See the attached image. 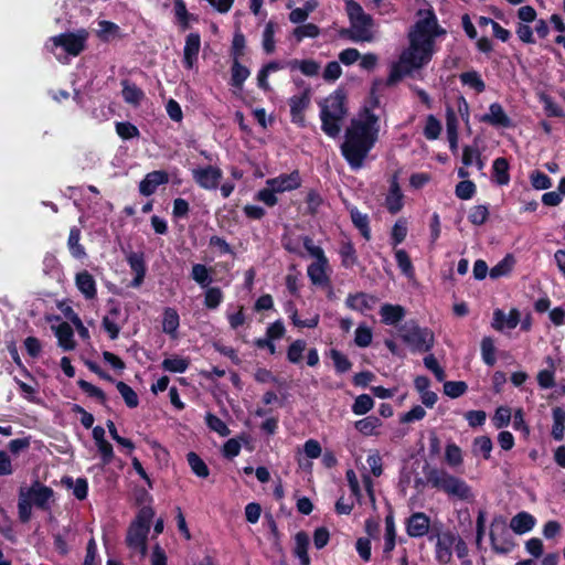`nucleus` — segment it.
Instances as JSON below:
<instances>
[{"instance_id":"obj_1","label":"nucleus","mask_w":565,"mask_h":565,"mask_svg":"<svg viewBox=\"0 0 565 565\" xmlns=\"http://www.w3.org/2000/svg\"><path fill=\"white\" fill-rule=\"evenodd\" d=\"M444 33L445 30L438 26L434 12L427 11L409 32V46L402 52L398 61L392 64L387 85H395L403 77L426 65L433 57L435 39Z\"/></svg>"},{"instance_id":"obj_2","label":"nucleus","mask_w":565,"mask_h":565,"mask_svg":"<svg viewBox=\"0 0 565 565\" xmlns=\"http://www.w3.org/2000/svg\"><path fill=\"white\" fill-rule=\"evenodd\" d=\"M379 131V117L367 108L351 120L341 145V153L352 170L363 167L377 141Z\"/></svg>"},{"instance_id":"obj_3","label":"nucleus","mask_w":565,"mask_h":565,"mask_svg":"<svg viewBox=\"0 0 565 565\" xmlns=\"http://www.w3.org/2000/svg\"><path fill=\"white\" fill-rule=\"evenodd\" d=\"M154 516V511L151 507H142L135 521L130 524L126 544L130 550L131 555L143 558L147 554V539L150 531V523Z\"/></svg>"},{"instance_id":"obj_4","label":"nucleus","mask_w":565,"mask_h":565,"mask_svg":"<svg viewBox=\"0 0 565 565\" xmlns=\"http://www.w3.org/2000/svg\"><path fill=\"white\" fill-rule=\"evenodd\" d=\"M321 129L326 135L335 138L341 131V121L347 115L345 96L337 90L328 96L321 104Z\"/></svg>"},{"instance_id":"obj_5","label":"nucleus","mask_w":565,"mask_h":565,"mask_svg":"<svg viewBox=\"0 0 565 565\" xmlns=\"http://www.w3.org/2000/svg\"><path fill=\"white\" fill-rule=\"evenodd\" d=\"M425 476L427 482L435 489L455 497L460 500H468L471 497V489L467 482L456 476L450 475L443 468L426 467Z\"/></svg>"},{"instance_id":"obj_6","label":"nucleus","mask_w":565,"mask_h":565,"mask_svg":"<svg viewBox=\"0 0 565 565\" xmlns=\"http://www.w3.org/2000/svg\"><path fill=\"white\" fill-rule=\"evenodd\" d=\"M345 4L350 19L349 39L353 42H372L375 38L372 17L354 0H348Z\"/></svg>"},{"instance_id":"obj_7","label":"nucleus","mask_w":565,"mask_h":565,"mask_svg":"<svg viewBox=\"0 0 565 565\" xmlns=\"http://www.w3.org/2000/svg\"><path fill=\"white\" fill-rule=\"evenodd\" d=\"M402 340L416 352H428L435 343L434 332L428 328H422L414 320L405 322L398 328Z\"/></svg>"},{"instance_id":"obj_8","label":"nucleus","mask_w":565,"mask_h":565,"mask_svg":"<svg viewBox=\"0 0 565 565\" xmlns=\"http://www.w3.org/2000/svg\"><path fill=\"white\" fill-rule=\"evenodd\" d=\"M88 33L85 30H79L76 33H63L51 38L54 46L63 47L68 54L77 56L85 49V43Z\"/></svg>"},{"instance_id":"obj_9","label":"nucleus","mask_w":565,"mask_h":565,"mask_svg":"<svg viewBox=\"0 0 565 565\" xmlns=\"http://www.w3.org/2000/svg\"><path fill=\"white\" fill-rule=\"evenodd\" d=\"M192 178L204 190H216L223 179V171L216 166H205L192 169Z\"/></svg>"},{"instance_id":"obj_10","label":"nucleus","mask_w":565,"mask_h":565,"mask_svg":"<svg viewBox=\"0 0 565 565\" xmlns=\"http://www.w3.org/2000/svg\"><path fill=\"white\" fill-rule=\"evenodd\" d=\"M20 491L28 497L32 504L41 510L50 509V501L53 499L54 492L50 487L34 481L29 488H21Z\"/></svg>"},{"instance_id":"obj_11","label":"nucleus","mask_w":565,"mask_h":565,"mask_svg":"<svg viewBox=\"0 0 565 565\" xmlns=\"http://www.w3.org/2000/svg\"><path fill=\"white\" fill-rule=\"evenodd\" d=\"M457 534L451 531L436 535L435 557L440 564H449L452 559V550L456 545Z\"/></svg>"},{"instance_id":"obj_12","label":"nucleus","mask_w":565,"mask_h":565,"mask_svg":"<svg viewBox=\"0 0 565 565\" xmlns=\"http://www.w3.org/2000/svg\"><path fill=\"white\" fill-rule=\"evenodd\" d=\"M310 105V89L306 88L300 95H295L289 99L291 121L305 126V110Z\"/></svg>"},{"instance_id":"obj_13","label":"nucleus","mask_w":565,"mask_h":565,"mask_svg":"<svg viewBox=\"0 0 565 565\" xmlns=\"http://www.w3.org/2000/svg\"><path fill=\"white\" fill-rule=\"evenodd\" d=\"M330 266L329 260L322 259L313 262L308 266L307 274L312 285L320 287L330 286Z\"/></svg>"},{"instance_id":"obj_14","label":"nucleus","mask_w":565,"mask_h":565,"mask_svg":"<svg viewBox=\"0 0 565 565\" xmlns=\"http://www.w3.org/2000/svg\"><path fill=\"white\" fill-rule=\"evenodd\" d=\"M201 49V38L199 33H190L185 38L183 49V65L188 70H192L198 61Z\"/></svg>"},{"instance_id":"obj_15","label":"nucleus","mask_w":565,"mask_h":565,"mask_svg":"<svg viewBox=\"0 0 565 565\" xmlns=\"http://www.w3.org/2000/svg\"><path fill=\"white\" fill-rule=\"evenodd\" d=\"M266 184L277 192L291 191L301 185V178L298 171H292L289 174H280L277 178L268 179Z\"/></svg>"},{"instance_id":"obj_16","label":"nucleus","mask_w":565,"mask_h":565,"mask_svg":"<svg viewBox=\"0 0 565 565\" xmlns=\"http://www.w3.org/2000/svg\"><path fill=\"white\" fill-rule=\"evenodd\" d=\"M430 520L423 512L413 513L406 523V532L411 537H422L429 531Z\"/></svg>"},{"instance_id":"obj_17","label":"nucleus","mask_w":565,"mask_h":565,"mask_svg":"<svg viewBox=\"0 0 565 565\" xmlns=\"http://www.w3.org/2000/svg\"><path fill=\"white\" fill-rule=\"evenodd\" d=\"M168 181L169 175L164 171L149 172L139 183V191L142 195L149 196L156 192L159 185L166 184Z\"/></svg>"},{"instance_id":"obj_18","label":"nucleus","mask_w":565,"mask_h":565,"mask_svg":"<svg viewBox=\"0 0 565 565\" xmlns=\"http://www.w3.org/2000/svg\"><path fill=\"white\" fill-rule=\"evenodd\" d=\"M480 121L502 128H508L512 125L510 117L505 114L503 107L499 103L491 104L489 106V113L482 115Z\"/></svg>"},{"instance_id":"obj_19","label":"nucleus","mask_w":565,"mask_h":565,"mask_svg":"<svg viewBox=\"0 0 565 565\" xmlns=\"http://www.w3.org/2000/svg\"><path fill=\"white\" fill-rule=\"evenodd\" d=\"M498 527H500L503 533H507L504 522H502V521L498 522L497 520H494L491 524V531H490L491 546H492L493 551L498 554H508L513 550L514 543L512 542V540L507 539V537L499 539L497 536Z\"/></svg>"},{"instance_id":"obj_20","label":"nucleus","mask_w":565,"mask_h":565,"mask_svg":"<svg viewBox=\"0 0 565 565\" xmlns=\"http://www.w3.org/2000/svg\"><path fill=\"white\" fill-rule=\"evenodd\" d=\"M519 322L520 312L515 308L511 309L508 316H505V313L500 309H497L493 312L492 327L498 331H502L504 328L514 329Z\"/></svg>"},{"instance_id":"obj_21","label":"nucleus","mask_w":565,"mask_h":565,"mask_svg":"<svg viewBox=\"0 0 565 565\" xmlns=\"http://www.w3.org/2000/svg\"><path fill=\"white\" fill-rule=\"evenodd\" d=\"M52 330L54 331L58 345L64 351H72L76 347V342L74 340V332L72 327L67 322H62L56 327H52Z\"/></svg>"},{"instance_id":"obj_22","label":"nucleus","mask_w":565,"mask_h":565,"mask_svg":"<svg viewBox=\"0 0 565 565\" xmlns=\"http://www.w3.org/2000/svg\"><path fill=\"white\" fill-rule=\"evenodd\" d=\"M127 262L131 270L136 274V277L130 282V286L138 288L142 284L146 275L143 254L132 252L127 256Z\"/></svg>"},{"instance_id":"obj_23","label":"nucleus","mask_w":565,"mask_h":565,"mask_svg":"<svg viewBox=\"0 0 565 565\" xmlns=\"http://www.w3.org/2000/svg\"><path fill=\"white\" fill-rule=\"evenodd\" d=\"M385 205L392 214H396L403 207V194L396 177H393L391 181L390 191L385 199Z\"/></svg>"},{"instance_id":"obj_24","label":"nucleus","mask_w":565,"mask_h":565,"mask_svg":"<svg viewBox=\"0 0 565 565\" xmlns=\"http://www.w3.org/2000/svg\"><path fill=\"white\" fill-rule=\"evenodd\" d=\"M377 299L374 296L364 292H358L355 295H349L345 303L352 310L364 312L372 309Z\"/></svg>"},{"instance_id":"obj_25","label":"nucleus","mask_w":565,"mask_h":565,"mask_svg":"<svg viewBox=\"0 0 565 565\" xmlns=\"http://www.w3.org/2000/svg\"><path fill=\"white\" fill-rule=\"evenodd\" d=\"M382 322L387 326H395L405 317V309L399 305L384 303L380 309Z\"/></svg>"},{"instance_id":"obj_26","label":"nucleus","mask_w":565,"mask_h":565,"mask_svg":"<svg viewBox=\"0 0 565 565\" xmlns=\"http://www.w3.org/2000/svg\"><path fill=\"white\" fill-rule=\"evenodd\" d=\"M76 287L87 299L96 297V282L94 277L87 271L83 270L76 275Z\"/></svg>"},{"instance_id":"obj_27","label":"nucleus","mask_w":565,"mask_h":565,"mask_svg":"<svg viewBox=\"0 0 565 565\" xmlns=\"http://www.w3.org/2000/svg\"><path fill=\"white\" fill-rule=\"evenodd\" d=\"M535 525V519L527 512H520L510 521L511 530L516 534L530 532Z\"/></svg>"},{"instance_id":"obj_28","label":"nucleus","mask_w":565,"mask_h":565,"mask_svg":"<svg viewBox=\"0 0 565 565\" xmlns=\"http://www.w3.org/2000/svg\"><path fill=\"white\" fill-rule=\"evenodd\" d=\"M309 536L306 532H298L295 535L294 554L299 558L301 565H310V557L308 555Z\"/></svg>"},{"instance_id":"obj_29","label":"nucleus","mask_w":565,"mask_h":565,"mask_svg":"<svg viewBox=\"0 0 565 565\" xmlns=\"http://www.w3.org/2000/svg\"><path fill=\"white\" fill-rule=\"evenodd\" d=\"M382 426V420L376 416H367L363 419L355 422V429L363 436L379 435V428Z\"/></svg>"},{"instance_id":"obj_30","label":"nucleus","mask_w":565,"mask_h":565,"mask_svg":"<svg viewBox=\"0 0 565 565\" xmlns=\"http://www.w3.org/2000/svg\"><path fill=\"white\" fill-rule=\"evenodd\" d=\"M287 66L295 71L299 70L306 76H316L320 72V64L315 60H291Z\"/></svg>"},{"instance_id":"obj_31","label":"nucleus","mask_w":565,"mask_h":565,"mask_svg":"<svg viewBox=\"0 0 565 565\" xmlns=\"http://www.w3.org/2000/svg\"><path fill=\"white\" fill-rule=\"evenodd\" d=\"M122 97L126 103L137 106L145 97L143 92L135 84L122 81Z\"/></svg>"},{"instance_id":"obj_32","label":"nucleus","mask_w":565,"mask_h":565,"mask_svg":"<svg viewBox=\"0 0 565 565\" xmlns=\"http://www.w3.org/2000/svg\"><path fill=\"white\" fill-rule=\"evenodd\" d=\"M552 436L555 440H562L565 434V411L561 407L553 408Z\"/></svg>"},{"instance_id":"obj_33","label":"nucleus","mask_w":565,"mask_h":565,"mask_svg":"<svg viewBox=\"0 0 565 565\" xmlns=\"http://www.w3.org/2000/svg\"><path fill=\"white\" fill-rule=\"evenodd\" d=\"M179 315L172 308H167L163 312L162 330L164 333L175 337L179 328Z\"/></svg>"},{"instance_id":"obj_34","label":"nucleus","mask_w":565,"mask_h":565,"mask_svg":"<svg viewBox=\"0 0 565 565\" xmlns=\"http://www.w3.org/2000/svg\"><path fill=\"white\" fill-rule=\"evenodd\" d=\"M232 77H231V85L237 88H241L243 86V83L247 79L249 76V70L242 65L238 60H233V65L231 68Z\"/></svg>"},{"instance_id":"obj_35","label":"nucleus","mask_w":565,"mask_h":565,"mask_svg":"<svg viewBox=\"0 0 565 565\" xmlns=\"http://www.w3.org/2000/svg\"><path fill=\"white\" fill-rule=\"evenodd\" d=\"M445 461L451 468L460 467L463 462L461 448L454 443L448 444L445 449Z\"/></svg>"},{"instance_id":"obj_36","label":"nucleus","mask_w":565,"mask_h":565,"mask_svg":"<svg viewBox=\"0 0 565 565\" xmlns=\"http://www.w3.org/2000/svg\"><path fill=\"white\" fill-rule=\"evenodd\" d=\"M459 78L463 85L473 88L477 93H482L486 89V84L483 79L476 71L461 73Z\"/></svg>"},{"instance_id":"obj_37","label":"nucleus","mask_w":565,"mask_h":565,"mask_svg":"<svg viewBox=\"0 0 565 565\" xmlns=\"http://www.w3.org/2000/svg\"><path fill=\"white\" fill-rule=\"evenodd\" d=\"M81 239V231L77 227H72L68 235L67 245L70 252L75 258H83L86 253L84 247L79 244Z\"/></svg>"},{"instance_id":"obj_38","label":"nucleus","mask_w":565,"mask_h":565,"mask_svg":"<svg viewBox=\"0 0 565 565\" xmlns=\"http://www.w3.org/2000/svg\"><path fill=\"white\" fill-rule=\"evenodd\" d=\"M319 34L320 29L313 23L300 24L292 31V36L297 42H301L306 38L315 39Z\"/></svg>"},{"instance_id":"obj_39","label":"nucleus","mask_w":565,"mask_h":565,"mask_svg":"<svg viewBox=\"0 0 565 565\" xmlns=\"http://www.w3.org/2000/svg\"><path fill=\"white\" fill-rule=\"evenodd\" d=\"M509 163L504 158H497L493 162V174L497 182L501 185L508 184L510 181L509 177Z\"/></svg>"},{"instance_id":"obj_40","label":"nucleus","mask_w":565,"mask_h":565,"mask_svg":"<svg viewBox=\"0 0 565 565\" xmlns=\"http://www.w3.org/2000/svg\"><path fill=\"white\" fill-rule=\"evenodd\" d=\"M481 355L483 362L493 366L495 364V347L494 341L490 337H484L481 341Z\"/></svg>"},{"instance_id":"obj_41","label":"nucleus","mask_w":565,"mask_h":565,"mask_svg":"<svg viewBox=\"0 0 565 565\" xmlns=\"http://www.w3.org/2000/svg\"><path fill=\"white\" fill-rule=\"evenodd\" d=\"M351 218L353 224L360 230L365 239H370L371 231L369 226V217L366 214L361 213L359 210H351Z\"/></svg>"},{"instance_id":"obj_42","label":"nucleus","mask_w":565,"mask_h":565,"mask_svg":"<svg viewBox=\"0 0 565 565\" xmlns=\"http://www.w3.org/2000/svg\"><path fill=\"white\" fill-rule=\"evenodd\" d=\"M546 362L550 364V370H542L537 374V383L542 388H552L555 386V376H554V361L551 356L546 359Z\"/></svg>"},{"instance_id":"obj_43","label":"nucleus","mask_w":565,"mask_h":565,"mask_svg":"<svg viewBox=\"0 0 565 565\" xmlns=\"http://www.w3.org/2000/svg\"><path fill=\"white\" fill-rule=\"evenodd\" d=\"M116 387L128 407L135 408L138 406V395L129 385H127L125 382L119 381L116 383Z\"/></svg>"},{"instance_id":"obj_44","label":"nucleus","mask_w":565,"mask_h":565,"mask_svg":"<svg viewBox=\"0 0 565 565\" xmlns=\"http://www.w3.org/2000/svg\"><path fill=\"white\" fill-rule=\"evenodd\" d=\"M492 450V440L488 436H480L473 439L472 452L473 455L481 454L484 459L490 458Z\"/></svg>"},{"instance_id":"obj_45","label":"nucleus","mask_w":565,"mask_h":565,"mask_svg":"<svg viewBox=\"0 0 565 565\" xmlns=\"http://www.w3.org/2000/svg\"><path fill=\"white\" fill-rule=\"evenodd\" d=\"M188 463L191 467L192 471L200 478H206L210 473V470L205 462L195 454L189 452L186 456Z\"/></svg>"},{"instance_id":"obj_46","label":"nucleus","mask_w":565,"mask_h":565,"mask_svg":"<svg viewBox=\"0 0 565 565\" xmlns=\"http://www.w3.org/2000/svg\"><path fill=\"white\" fill-rule=\"evenodd\" d=\"M513 265V256L507 255L502 260H500L490 269V277L495 279L502 276H507L512 270Z\"/></svg>"},{"instance_id":"obj_47","label":"nucleus","mask_w":565,"mask_h":565,"mask_svg":"<svg viewBox=\"0 0 565 565\" xmlns=\"http://www.w3.org/2000/svg\"><path fill=\"white\" fill-rule=\"evenodd\" d=\"M395 259H396L397 266L399 267L402 273L406 277L412 278L414 276L415 271H414L412 260H411L408 254L406 253V250L397 249L395 252Z\"/></svg>"},{"instance_id":"obj_48","label":"nucleus","mask_w":565,"mask_h":565,"mask_svg":"<svg viewBox=\"0 0 565 565\" xmlns=\"http://www.w3.org/2000/svg\"><path fill=\"white\" fill-rule=\"evenodd\" d=\"M373 406H374L373 398L367 394H362L355 398V401L352 405V412L359 416L364 415L367 412H370L373 408Z\"/></svg>"},{"instance_id":"obj_49","label":"nucleus","mask_w":565,"mask_h":565,"mask_svg":"<svg viewBox=\"0 0 565 565\" xmlns=\"http://www.w3.org/2000/svg\"><path fill=\"white\" fill-rule=\"evenodd\" d=\"M275 30L276 24L269 21L263 32V49L267 54H271L275 51Z\"/></svg>"},{"instance_id":"obj_50","label":"nucleus","mask_w":565,"mask_h":565,"mask_svg":"<svg viewBox=\"0 0 565 565\" xmlns=\"http://www.w3.org/2000/svg\"><path fill=\"white\" fill-rule=\"evenodd\" d=\"M189 366V361L183 358H169L164 359L162 362V367L166 371L174 372V373H183L186 371Z\"/></svg>"},{"instance_id":"obj_51","label":"nucleus","mask_w":565,"mask_h":565,"mask_svg":"<svg viewBox=\"0 0 565 565\" xmlns=\"http://www.w3.org/2000/svg\"><path fill=\"white\" fill-rule=\"evenodd\" d=\"M18 513L23 523L29 522L32 515V503L21 491H19Z\"/></svg>"},{"instance_id":"obj_52","label":"nucleus","mask_w":565,"mask_h":565,"mask_svg":"<svg viewBox=\"0 0 565 565\" xmlns=\"http://www.w3.org/2000/svg\"><path fill=\"white\" fill-rule=\"evenodd\" d=\"M205 422L207 427L217 433L220 436L225 437L228 436L231 433L226 424L221 418L211 413L206 414Z\"/></svg>"},{"instance_id":"obj_53","label":"nucleus","mask_w":565,"mask_h":565,"mask_svg":"<svg viewBox=\"0 0 565 565\" xmlns=\"http://www.w3.org/2000/svg\"><path fill=\"white\" fill-rule=\"evenodd\" d=\"M441 131L440 121L434 116L429 115L426 120V125L424 128V136L428 140H435L439 137Z\"/></svg>"},{"instance_id":"obj_54","label":"nucleus","mask_w":565,"mask_h":565,"mask_svg":"<svg viewBox=\"0 0 565 565\" xmlns=\"http://www.w3.org/2000/svg\"><path fill=\"white\" fill-rule=\"evenodd\" d=\"M306 350V342L303 340L294 341L287 350V359L290 363H299L302 359V353Z\"/></svg>"},{"instance_id":"obj_55","label":"nucleus","mask_w":565,"mask_h":565,"mask_svg":"<svg viewBox=\"0 0 565 565\" xmlns=\"http://www.w3.org/2000/svg\"><path fill=\"white\" fill-rule=\"evenodd\" d=\"M340 255L345 267H351L356 263L355 248L351 242H343L341 244Z\"/></svg>"},{"instance_id":"obj_56","label":"nucleus","mask_w":565,"mask_h":565,"mask_svg":"<svg viewBox=\"0 0 565 565\" xmlns=\"http://www.w3.org/2000/svg\"><path fill=\"white\" fill-rule=\"evenodd\" d=\"M467 388V384L462 381H449L444 384V393L451 398L461 396Z\"/></svg>"},{"instance_id":"obj_57","label":"nucleus","mask_w":565,"mask_h":565,"mask_svg":"<svg viewBox=\"0 0 565 565\" xmlns=\"http://www.w3.org/2000/svg\"><path fill=\"white\" fill-rule=\"evenodd\" d=\"M223 300V292L218 287L207 288L204 297V305L209 309H215Z\"/></svg>"},{"instance_id":"obj_58","label":"nucleus","mask_w":565,"mask_h":565,"mask_svg":"<svg viewBox=\"0 0 565 565\" xmlns=\"http://www.w3.org/2000/svg\"><path fill=\"white\" fill-rule=\"evenodd\" d=\"M489 217V210L486 205H476L471 207L468 218L475 225H482Z\"/></svg>"},{"instance_id":"obj_59","label":"nucleus","mask_w":565,"mask_h":565,"mask_svg":"<svg viewBox=\"0 0 565 565\" xmlns=\"http://www.w3.org/2000/svg\"><path fill=\"white\" fill-rule=\"evenodd\" d=\"M455 193L461 200H469L476 193V185L470 180H462L456 185Z\"/></svg>"},{"instance_id":"obj_60","label":"nucleus","mask_w":565,"mask_h":565,"mask_svg":"<svg viewBox=\"0 0 565 565\" xmlns=\"http://www.w3.org/2000/svg\"><path fill=\"white\" fill-rule=\"evenodd\" d=\"M191 276L202 287H205L211 281L209 269L202 264H195L192 267Z\"/></svg>"},{"instance_id":"obj_61","label":"nucleus","mask_w":565,"mask_h":565,"mask_svg":"<svg viewBox=\"0 0 565 565\" xmlns=\"http://www.w3.org/2000/svg\"><path fill=\"white\" fill-rule=\"evenodd\" d=\"M330 355H331V359L335 366V370L339 373L348 372L351 369L352 363L349 361V359L345 355H343L338 350H334V349L331 350Z\"/></svg>"},{"instance_id":"obj_62","label":"nucleus","mask_w":565,"mask_h":565,"mask_svg":"<svg viewBox=\"0 0 565 565\" xmlns=\"http://www.w3.org/2000/svg\"><path fill=\"white\" fill-rule=\"evenodd\" d=\"M511 420V411L509 407L500 406L497 408L492 418L493 425L497 428H503L509 425Z\"/></svg>"},{"instance_id":"obj_63","label":"nucleus","mask_w":565,"mask_h":565,"mask_svg":"<svg viewBox=\"0 0 565 565\" xmlns=\"http://www.w3.org/2000/svg\"><path fill=\"white\" fill-rule=\"evenodd\" d=\"M354 342L360 348H366L372 342V331L370 328L360 326L355 330Z\"/></svg>"},{"instance_id":"obj_64","label":"nucleus","mask_w":565,"mask_h":565,"mask_svg":"<svg viewBox=\"0 0 565 565\" xmlns=\"http://www.w3.org/2000/svg\"><path fill=\"white\" fill-rule=\"evenodd\" d=\"M530 179L532 186L536 190H546L552 186L551 179L541 171H533Z\"/></svg>"}]
</instances>
